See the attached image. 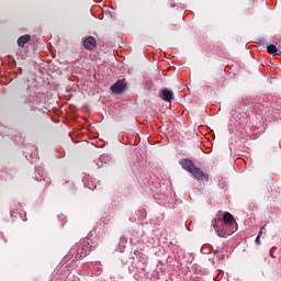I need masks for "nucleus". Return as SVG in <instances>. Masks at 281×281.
Masks as SVG:
<instances>
[{
	"instance_id": "423d86ee",
	"label": "nucleus",
	"mask_w": 281,
	"mask_h": 281,
	"mask_svg": "<svg viewBox=\"0 0 281 281\" xmlns=\"http://www.w3.org/2000/svg\"><path fill=\"white\" fill-rule=\"evenodd\" d=\"M224 225H234L236 223V220L234 218V215L229 212H225L223 215Z\"/></svg>"
},
{
	"instance_id": "39448f33",
	"label": "nucleus",
	"mask_w": 281,
	"mask_h": 281,
	"mask_svg": "<svg viewBox=\"0 0 281 281\" xmlns=\"http://www.w3.org/2000/svg\"><path fill=\"white\" fill-rule=\"evenodd\" d=\"M160 98L165 100V102H172V100H175V92H172V90L162 89Z\"/></svg>"
},
{
	"instance_id": "9d476101",
	"label": "nucleus",
	"mask_w": 281,
	"mask_h": 281,
	"mask_svg": "<svg viewBox=\"0 0 281 281\" xmlns=\"http://www.w3.org/2000/svg\"><path fill=\"white\" fill-rule=\"evenodd\" d=\"M255 243H256V245H260V235H257Z\"/></svg>"
},
{
	"instance_id": "f8f14e48",
	"label": "nucleus",
	"mask_w": 281,
	"mask_h": 281,
	"mask_svg": "<svg viewBox=\"0 0 281 281\" xmlns=\"http://www.w3.org/2000/svg\"><path fill=\"white\" fill-rule=\"evenodd\" d=\"M70 254H74V250H70Z\"/></svg>"
},
{
	"instance_id": "0eeeda50",
	"label": "nucleus",
	"mask_w": 281,
	"mask_h": 281,
	"mask_svg": "<svg viewBox=\"0 0 281 281\" xmlns=\"http://www.w3.org/2000/svg\"><path fill=\"white\" fill-rule=\"evenodd\" d=\"M30 35H23L18 40L19 47H25L26 43H30Z\"/></svg>"
},
{
	"instance_id": "9b49d317",
	"label": "nucleus",
	"mask_w": 281,
	"mask_h": 281,
	"mask_svg": "<svg viewBox=\"0 0 281 281\" xmlns=\"http://www.w3.org/2000/svg\"><path fill=\"white\" fill-rule=\"evenodd\" d=\"M262 229H265V226H262L261 228H260V231H259V233H258V235L257 236H262Z\"/></svg>"
},
{
	"instance_id": "7ed1b4c3",
	"label": "nucleus",
	"mask_w": 281,
	"mask_h": 281,
	"mask_svg": "<svg viewBox=\"0 0 281 281\" xmlns=\"http://www.w3.org/2000/svg\"><path fill=\"white\" fill-rule=\"evenodd\" d=\"M112 93H124L126 91V81L119 80L111 86Z\"/></svg>"
},
{
	"instance_id": "f257e3e1",
	"label": "nucleus",
	"mask_w": 281,
	"mask_h": 281,
	"mask_svg": "<svg viewBox=\"0 0 281 281\" xmlns=\"http://www.w3.org/2000/svg\"><path fill=\"white\" fill-rule=\"evenodd\" d=\"M179 165L186 172H189L195 181H210V173L204 172L201 168L194 165L190 158H182L179 161Z\"/></svg>"
},
{
	"instance_id": "f03ea898",
	"label": "nucleus",
	"mask_w": 281,
	"mask_h": 281,
	"mask_svg": "<svg viewBox=\"0 0 281 281\" xmlns=\"http://www.w3.org/2000/svg\"><path fill=\"white\" fill-rule=\"evenodd\" d=\"M89 251H91V248L89 247V241L83 240L81 250L76 252V255L74 257V261L86 258V256L89 255Z\"/></svg>"
},
{
	"instance_id": "6e6552de",
	"label": "nucleus",
	"mask_w": 281,
	"mask_h": 281,
	"mask_svg": "<svg viewBox=\"0 0 281 281\" xmlns=\"http://www.w3.org/2000/svg\"><path fill=\"white\" fill-rule=\"evenodd\" d=\"M267 52L272 56H278V46H276V44H270L267 46Z\"/></svg>"
},
{
	"instance_id": "1a4fd4ad",
	"label": "nucleus",
	"mask_w": 281,
	"mask_h": 281,
	"mask_svg": "<svg viewBox=\"0 0 281 281\" xmlns=\"http://www.w3.org/2000/svg\"><path fill=\"white\" fill-rule=\"evenodd\" d=\"M213 227H214V229H215L217 236H220V237H221V236H222V237L225 236V234L218 232V220H215V221H214Z\"/></svg>"
},
{
	"instance_id": "20e7f679",
	"label": "nucleus",
	"mask_w": 281,
	"mask_h": 281,
	"mask_svg": "<svg viewBox=\"0 0 281 281\" xmlns=\"http://www.w3.org/2000/svg\"><path fill=\"white\" fill-rule=\"evenodd\" d=\"M83 47L85 49H88L89 52H93L95 47H98V41H95V37L89 36L83 40Z\"/></svg>"
}]
</instances>
